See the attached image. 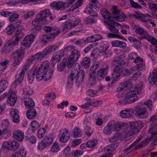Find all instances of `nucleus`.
<instances>
[{"mask_svg":"<svg viewBox=\"0 0 157 157\" xmlns=\"http://www.w3.org/2000/svg\"><path fill=\"white\" fill-rule=\"evenodd\" d=\"M116 21V20H115V22L113 23H111L110 21L108 22V24H105V25L108 26V28H109L111 32L116 33H119L118 30L113 25V24L115 23V21Z\"/></svg>","mask_w":157,"mask_h":157,"instance_id":"79ce46f5","label":"nucleus"},{"mask_svg":"<svg viewBox=\"0 0 157 157\" xmlns=\"http://www.w3.org/2000/svg\"><path fill=\"white\" fill-rule=\"evenodd\" d=\"M129 2L132 7L135 9H141V8L142 6L133 0H129Z\"/></svg>","mask_w":157,"mask_h":157,"instance_id":"774afa93","label":"nucleus"},{"mask_svg":"<svg viewBox=\"0 0 157 157\" xmlns=\"http://www.w3.org/2000/svg\"><path fill=\"white\" fill-rule=\"evenodd\" d=\"M46 56V54L42 52H39L35 54L33 56V60H40Z\"/></svg>","mask_w":157,"mask_h":157,"instance_id":"a19ab883","label":"nucleus"},{"mask_svg":"<svg viewBox=\"0 0 157 157\" xmlns=\"http://www.w3.org/2000/svg\"><path fill=\"white\" fill-rule=\"evenodd\" d=\"M82 134L81 130L77 127H75L73 132V136L75 138L80 137Z\"/></svg>","mask_w":157,"mask_h":157,"instance_id":"37998d69","label":"nucleus"},{"mask_svg":"<svg viewBox=\"0 0 157 157\" xmlns=\"http://www.w3.org/2000/svg\"><path fill=\"white\" fill-rule=\"evenodd\" d=\"M129 16L131 18L140 19L142 17H144V14L138 12H134L133 13L130 14Z\"/></svg>","mask_w":157,"mask_h":157,"instance_id":"09e8293b","label":"nucleus"},{"mask_svg":"<svg viewBox=\"0 0 157 157\" xmlns=\"http://www.w3.org/2000/svg\"><path fill=\"white\" fill-rule=\"evenodd\" d=\"M49 66V63L48 61H45L42 62L39 67L45 70L48 71Z\"/></svg>","mask_w":157,"mask_h":157,"instance_id":"4d7b16f0","label":"nucleus"},{"mask_svg":"<svg viewBox=\"0 0 157 157\" xmlns=\"http://www.w3.org/2000/svg\"><path fill=\"white\" fill-rule=\"evenodd\" d=\"M125 64L124 58L117 57L112 62L111 67L113 71L112 75L113 80L116 82L119 79L122 67Z\"/></svg>","mask_w":157,"mask_h":157,"instance_id":"7ed1b4c3","label":"nucleus"},{"mask_svg":"<svg viewBox=\"0 0 157 157\" xmlns=\"http://www.w3.org/2000/svg\"><path fill=\"white\" fill-rule=\"evenodd\" d=\"M111 44L113 47H117L125 49L127 47V44L125 42L119 40L112 41L111 42Z\"/></svg>","mask_w":157,"mask_h":157,"instance_id":"a878e982","label":"nucleus"},{"mask_svg":"<svg viewBox=\"0 0 157 157\" xmlns=\"http://www.w3.org/2000/svg\"><path fill=\"white\" fill-rule=\"evenodd\" d=\"M98 143L97 140L94 139L88 141L86 143V146L89 148H92L95 146Z\"/></svg>","mask_w":157,"mask_h":157,"instance_id":"a18cd8bd","label":"nucleus"},{"mask_svg":"<svg viewBox=\"0 0 157 157\" xmlns=\"http://www.w3.org/2000/svg\"><path fill=\"white\" fill-rule=\"evenodd\" d=\"M142 138V136H140L128 148L124 150V152L128 151L130 152L131 151H129V150L133 147L132 149L135 148H138L140 147H145L146 145V142H144L141 143L139 144L136 145V144L140 141Z\"/></svg>","mask_w":157,"mask_h":157,"instance_id":"dca6fc26","label":"nucleus"},{"mask_svg":"<svg viewBox=\"0 0 157 157\" xmlns=\"http://www.w3.org/2000/svg\"><path fill=\"white\" fill-rule=\"evenodd\" d=\"M64 53L63 50H60L54 54L51 59L53 67H54L55 64L57 61L60 60L63 56Z\"/></svg>","mask_w":157,"mask_h":157,"instance_id":"6ab92c4d","label":"nucleus"},{"mask_svg":"<svg viewBox=\"0 0 157 157\" xmlns=\"http://www.w3.org/2000/svg\"><path fill=\"white\" fill-rule=\"evenodd\" d=\"M18 113V110L14 109H12L10 111V115L14 123H17L19 121V116Z\"/></svg>","mask_w":157,"mask_h":157,"instance_id":"393cba45","label":"nucleus"},{"mask_svg":"<svg viewBox=\"0 0 157 157\" xmlns=\"http://www.w3.org/2000/svg\"><path fill=\"white\" fill-rule=\"evenodd\" d=\"M25 139L26 141H29L30 143L32 144H35L36 142V137L33 136H32L29 137L27 136H25Z\"/></svg>","mask_w":157,"mask_h":157,"instance_id":"bf43d9fd","label":"nucleus"},{"mask_svg":"<svg viewBox=\"0 0 157 157\" xmlns=\"http://www.w3.org/2000/svg\"><path fill=\"white\" fill-rule=\"evenodd\" d=\"M25 55L24 50L20 49L14 52L12 54V57L13 59V66L15 67L19 66L21 63L22 59Z\"/></svg>","mask_w":157,"mask_h":157,"instance_id":"9b49d317","label":"nucleus"},{"mask_svg":"<svg viewBox=\"0 0 157 157\" xmlns=\"http://www.w3.org/2000/svg\"><path fill=\"white\" fill-rule=\"evenodd\" d=\"M13 134V138L19 141H22L24 138V134L23 132L21 130H14Z\"/></svg>","mask_w":157,"mask_h":157,"instance_id":"4be33fe9","label":"nucleus"},{"mask_svg":"<svg viewBox=\"0 0 157 157\" xmlns=\"http://www.w3.org/2000/svg\"><path fill=\"white\" fill-rule=\"evenodd\" d=\"M23 94L26 95H31L33 94V91L29 86H27L23 90Z\"/></svg>","mask_w":157,"mask_h":157,"instance_id":"6e6d98bb","label":"nucleus"},{"mask_svg":"<svg viewBox=\"0 0 157 157\" xmlns=\"http://www.w3.org/2000/svg\"><path fill=\"white\" fill-rule=\"evenodd\" d=\"M83 0H78L75 5H73L70 9L71 11L76 10L80 6L83 2Z\"/></svg>","mask_w":157,"mask_h":157,"instance_id":"864d4df0","label":"nucleus"},{"mask_svg":"<svg viewBox=\"0 0 157 157\" xmlns=\"http://www.w3.org/2000/svg\"><path fill=\"white\" fill-rule=\"evenodd\" d=\"M150 122L151 124L149 127V133L150 134H151V137H153L157 134V116H153L151 118Z\"/></svg>","mask_w":157,"mask_h":157,"instance_id":"ddd939ff","label":"nucleus"},{"mask_svg":"<svg viewBox=\"0 0 157 157\" xmlns=\"http://www.w3.org/2000/svg\"><path fill=\"white\" fill-rule=\"evenodd\" d=\"M58 49V47L56 45H51L47 47L45 50L43 51L45 54H46V56L50 52L54 51Z\"/></svg>","mask_w":157,"mask_h":157,"instance_id":"72a5a7b5","label":"nucleus"},{"mask_svg":"<svg viewBox=\"0 0 157 157\" xmlns=\"http://www.w3.org/2000/svg\"><path fill=\"white\" fill-rule=\"evenodd\" d=\"M97 18H95L94 17H87L85 20V21L86 24H91L94 23Z\"/></svg>","mask_w":157,"mask_h":157,"instance_id":"338daca9","label":"nucleus"},{"mask_svg":"<svg viewBox=\"0 0 157 157\" xmlns=\"http://www.w3.org/2000/svg\"><path fill=\"white\" fill-rule=\"evenodd\" d=\"M32 63V60L31 59H28L23 66L21 71H23V72L25 74L26 70L29 68Z\"/></svg>","mask_w":157,"mask_h":157,"instance_id":"49530a36","label":"nucleus"},{"mask_svg":"<svg viewBox=\"0 0 157 157\" xmlns=\"http://www.w3.org/2000/svg\"><path fill=\"white\" fill-rule=\"evenodd\" d=\"M61 147L57 142H55L51 147L50 151L52 153H57L60 151Z\"/></svg>","mask_w":157,"mask_h":157,"instance_id":"4c0bfd02","label":"nucleus"},{"mask_svg":"<svg viewBox=\"0 0 157 157\" xmlns=\"http://www.w3.org/2000/svg\"><path fill=\"white\" fill-rule=\"evenodd\" d=\"M13 25V24H12L9 25L6 28V33L8 35H10L14 32H15V35L17 33H18L17 30V28H15Z\"/></svg>","mask_w":157,"mask_h":157,"instance_id":"2f4dec72","label":"nucleus"},{"mask_svg":"<svg viewBox=\"0 0 157 157\" xmlns=\"http://www.w3.org/2000/svg\"><path fill=\"white\" fill-rule=\"evenodd\" d=\"M129 124L131 127L136 130L137 133L139 132V130L141 129L144 126V124L141 121H132Z\"/></svg>","mask_w":157,"mask_h":157,"instance_id":"412c9836","label":"nucleus"},{"mask_svg":"<svg viewBox=\"0 0 157 157\" xmlns=\"http://www.w3.org/2000/svg\"><path fill=\"white\" fill-rule=\"evenodd\" d=\"M107 36L109 38H117L119 39H123L124 38L120 35L111 33H109Z\"/></svg>","mask_w":157,"mask_h":157,"instance_id":"680f3d73","label":"nucleus"},{"mask_svg":"<svg viewBox=\"0 0 157 157\" xmlns=\"http://www.w3.org/2000/svg\"><path fill=\"white\" fill-rule=\"evenodd\" d=\"M48 147L43 140L38 143L37 148L40 151H42Z\"/></svg>","mask_w":157,"mask_h":157,"instance_id":"052dcab7","label":"nucleus"},{"mask_svg":"<svg viewBox=\"0 0 157 157\" xmlns=\"http://www.w3.org/2000/svg\"><path fill=\"white\" fill-rule=\"evenodd\" d=\"M135 115L140 119H144L148 117V112L145 108H138L136 110Z\"/></svg>","mask_w":157,"mask_h":157,"instance_id":"f3484780","label":"nucleus"},{"mask_svg":"<svg viewBox=\"0 0 157 157\" xmlns=\"http://www.w3.org/2000/svg\"><path fill=\"white\" fill-rule=\"evenodd\" d=\"M117 144H112L106 146L104 148L105 151V152L112 151L117 146Z\"/></svg>","mask_w":157,"mask_h":157,"instance_id":"3c124183","label":"nucleus"},{"mask_svg":"<svg viewBox=\"0 0 157 157\" xmlns=\"http://www.w3.org/2000/svg\"><path fill=\"white\" fill-rule=\"evenodd\" d=\"M74 27V25H72V22L67 21L64 24L62 31L63 33H65Z\"/></svg>","mask_w":157,"mask_h":157,"instance_id":"473e14b6","label":"nucleus"},{"mask_svg":"<svg viewBox=\"0 0 157 157\" xmlns=\"http://www.w3.org/2000/svg\"><path fill=\"white\" fill-rule=\"evenodd\" d=\"M24 34L23 33H17L15 36V40L12 41L11 40H9L7 41L9 43L12 48L13 47L18 44V42L24 36Z\"/></svg>","mask_w":157,"mask_h":157,"instance_id":"5701e85b","label":"nucleus"},{"mask_svg":"<svg viewBox=\"0 0 157 157\" xmlns=\"http://www.w3.org/2000/svg\"><path fill=\"white\" fill-rule=\"evenodd\" d=\"M128 57L130 59L133 60L135 63H139V64L140 65H143V59L138 56L137 53L132 52L130 53L128 55Z\"/></svg>","mask_w":157,"mask_h":157,"instance_id":"a211bd4d","label":"nucleus"},{"mask_svg":"<svg viewBox=\"0 0 157 157\" xmlns=\"http://www.w3.org/2000/svg\"><path fill=\"white\" fill-rule=\"evenodd\" d=\"M17 96L15 92H11L9 95L7 102L10 106L14 105L17 101Z\"/></svg>","mask_w":157,"mask_h":157,"instance_id":"b1692460","label":"nucleus"},{"mask_svg":"<svg viewBox=\"0 0 157 157\" xmlns=\"http://www.w3.org/2000/svg\"><path fill=\"white\" fill-rule=\"evenodd\" d=\"M134 114V110L132 108H128L122 110L120 115L123 118H129L132 117Z\"/></svg>","mask_w":157,"mask_h":157,"instance_id":"aec40b11","label":"nucleus"},{"mask_svg":"<svg viewBox=\"0 0 157 157\" xmlns=\"http://www.w3.org/2000/svg\"><path fill=\"white\" fill-rule=\"evenodd\" d=\"M31 125L32 128V132L36 130L39 127L38 123L36 121H33L31 123Z\"/></svg>","mask_w":157,"mask_h":157,"instance_id":"69168bd1","label":"nucleus"},{"mask_svg":"<svg viewBox=\"0 0 157 157\" xmlns=\"http://www.w3.org/2000/svg\"><path fill=\"white\" fill-rule=\"evenodd\" d=\"M80 56L79 51L77 50H73L71 53L67 62L68 68H71L74 63L77 62Z\"/></svg>","mask_w":157,"mask_h":157,"instance_id":"9d476101","label":"nucleus"},{"mask_svg":"<svg viewBox=\"0 0 157 157\" xmlns=\"http://www.w3.org/2000/svg\"><path fill=\"white\" fill-rule=\"evenodd\" d=\"M46 130L44 128H41L37 132V136L38 138L40 139L43 138L45 134Z\"/></svg>","mask_w":157,"mask_h":157,"instance_id":"e2e57ef3","label":"nucleus"},{"mask_svg":"<svg viewBox=\"0 0 157 157\" xmlns=\"http://www.w3.org/2000/svg\"><path fill=\"white\" fill-rule=\"evenodd\" d=\"M0 126L2 128H7L10 126V123L7 119L3 120L0 124Z\"/></svg>","mask_w":157,"mask_h":157,"instance_id":"0e129e2a","label":"nucleus"},{"mask_svg":"<svg viewBox=\"0 0 157 157\" xmlns=\"http://www.w3.org/2000/svg\"><path fill=\"white\" fill-rule=\"evenodd\" d=\"M122 124L120 122H116L114 121H109L103 130L104 133L106 134L110 135L113 131H118L121 128Z\"/></svg>","mask_w":157,"mask_h":157,"instance_id":"0eeeda50","label":"nucleus"},{"mask_svg":"<svg viewBox=\"0 0 157 157\" xmlns=\"http://www.w3.org/2000/svg\"><path fill=\"white\" fill-rule=\"evenodd\" d=\"M43 140L47 147L51 144L53 142V138L52 137L45 136L43 138Z\"/></svg>","mask_w":157,"mask_h":157,"instance_id":"de8ad7c7","label":"nucleus"},{"mask_svg":"<svg viewBox=\"0 0 157 157\" xmlns=\"http://www.w3.org/2000/svg\"><path fill=\"white\" fill-rule=\"evenodd\" d=\"M35 38L33 34L28 35L25 37L21 43V49L24 50L30 47Z\"/></svg>","mask_w":157,"mask_h":157,"instance_id":"f8f14e48","label":"nucleus"},{"mask_svg":"<svg viewBox=\"0 0 157 157\" xmlns=\"http://www.w3.org/2000/svg\"><path fill=\"white\" fill-rule=\"evenodd\" d=\"M90 59L87 57H84L82 59L81 64L84 68H87L90 66Z\"/></svg>","mask_w":157,"mask_h":157,"instance_id":"58836bf2","label":"nucleus"},{"mask_svg":"<svg viewBox=\"0 0 157 157\" xmlns=\"http://www.w3.org/2000/svg\"><path fill=\"white\" fill-rule=\"evenodd\" d=\"M149 9L152 11L155 12L157 10V4H154L151 0H150L147 3Z\"/></svg>","mask_w":157,"mask_h":157,"instance_id":"c03bdc74","label":"nucleus"},{"mask_svg":"<svg viewBox=\"0 0 157 157\" xmlns=\"http://www.w3.org/2000/svg\"><path fill=\"white\" fill-rule=\"evenodd\" d=\"M120 139L121 140H124V138L121 134L117 133L115 135L112 137L110 140L111 142H113Z\"/></svg>","mask_w":157,"mask_h":157,"instance_id":"603ef678","label":"nucleus"},{"mask_svg":"<svg viewBox=\"0 0 157 157\" xmlns=\"http://www.w3.org/2000/svg\"><path fill=\"white\" fill-rule=\"evenodd\" d=\"M22 22V20H17L15 22L13 23L14 24L13 25L15 28H17V30L18 32V33H23L22 31L24 30V27L23 25H20Z\"/></svg>","mask_w":157,"mask_h":157,"instance_id":"c756f323","label":"nucleus"},{"mask_svg":"<svg viewBox=\"0 0 157 157\" xmlns=\"http://www.w3.org/2000/svg\"><path fill=\"white\" fill-rule=\"evenodd\" d=\"M109 67H106L105 68H102L98 71L97 75L98 77L103 78L107 74Z\"/></svg>","mask_w":157,"mask_h":157,"instance_id":"f704fd0d","label":"nucleus"},{"mask_svg":"<svg viewBox=\"0 0 157 157\" xmlns=\"http://www.w3.org/2000/svg\"><path fill=\"white\" fill-rule=\"evenodd\" d=\"M93 5L89 4L86 7L84 12L94 17H98V14L93 9V6L96 9H99L101 7V5L97 0H91Z\"/></svg>","mask_w":157,"mask_h":157,"instance_id":"1a4fd4ad","label":"nucleus"},{"mask_svg":"<svg viewBox=\"0 0 157 157\" xmlns=\"http://www.w3.org/2000/svg\"><path fill=\"white\" fill-rule=\"evenodd\" d=\"M23 72V71H21L19 73L17 74L15 76L14 83L17 86L20 85L23 80L25 73Z\"/></svg>","mask_w":157,"mask_h":157,"instance_id":"cd10ccee","label":"nucleus"},{"mask_svg":"<svg viewBox=\"0 0 157 157\" xmlns=\"http://www.w3.org/2000/svg\"><path fill=\"white\" fill-rule=\"evenodd\" d=\"M101 14L104 19V24H108V22L111 21L112 23L115 20L118 21H122L126 18V16L122 11L119 10L116 6L112 7V11L114 16H111L110 13L107 10L101 9L100 10Z\"/></svg>","mask_w":157,"mask_h":157,"instance_id":"f03ea898","label":"nucleus"},{"mask_svg":"<svg viewBox=\"0 0 157 157\" xmlns=\"http://www.w3.org/2000/svg\"><path fill=\"white\" fill-rule=\"evenodd\" d=\"M59 140L62 143H66L70 139V132L67 129L64 128L60 131L59 134Z\"/></svg>","mask_w":157,"mask_h":157,"instance_id":"4468645a","label":"nucleus"},{"mask_svg":"<svg viewBox=\"0 0 157 157\" xmlns=\"http://www.w3.org/2000/svg\"><path fill=\"white\" fill-rule=\"evenodd\" d=\"M36 115V110L33 108L29 109L26 112V115L27 118L31 120L35 117Z\"/></svg>","mask_w":157,"mask_h":157,"instance_id":"7c9ffc66","label":"nucleus"},{"mask_svg":"<svg viewBox=\"0 0 157 157\" xmlns=\"http://www.w3.org/2000/svg\"><path fill=\"white\" fill-rule=\"evenodd\" d=\"M36 68L34 67L29 73L27 79L29 83H32L34 80L35 76L36 75Z\"/></svg>","mask_w":157,"mask_h":157,"instance_id":"c85d7f7f","label":"nucleus"},{"mask_svg":"<svg viewBox=\"0 0 157 157\" xmlns=\"http://www.w3.org/2000/svg\"><path fill=\"white\" fill-rule=\"evenodd\" d=\"M19 145L18 142L13 140L5 142L3 144V147L9 150L15 151L19 147Z\"/></svg>","mask_w":157,"mask_h":157,"instance_id":"2eb2a0df","label":"nucleus"},{"mask_svg":"<svg viewBox=\"0 0 157 157\" xmlns=\"http://www.w3.org/2000/svg\"><path fill=\"white\" fill-rule=\"evenodd\" d=\"M8 81L4 79H2L0 82V93L5 91L8 85Z\"/></svg>","mask_w":157,"mask_h":157,"instance_id":"c9c22d12","label":"nucleus"},{"mask_svg":"<svg viewBox=\"0 0 157 157\" xmlns=\"http://www.w3.org/2000/svg\"><path fill=\"white\" fill-rule=\"evenodd\" d=\"M135 32L137 34L143 35V38L147 40L153 45L151 50L152 52H157V39L155 37L147 33V31L142 27L136 28Z\"/></svg>","mask_w":157,"mask_h":157,"instance_id":"423d86ee","label":"nucleus"},{"mask_svg":"<svg viewBox=\"0 0 157 157\" xmlns=\"http://www.w3.org/2000/svg\"><path fill=\"white\" fill-rule=\"evenodd\" d=\"M51 5L55 9L58 10H63L65 6H67L65 2L63 3L61 2H54L51 3Z\"/></svg>","mask_w":157,"mask_h":157,"instance_id":"bb28decb","label":"nucleus"},{"mask_svg":"<svg viewBox=\"0 0 157 157\" xmlns=\"http://www.w3.org/2000/svg\"><path fill=\"white\" fill-rule=\"evenodd\" d=\"M49 9H45L40 12L37 18L34 19L32 22L33 25L36 27V30L39 31L41 29L42 25L46 23L49 18H52Z\"/></svg>","mask_w":157,"mask_h":157,"instance_id":"20e7f679","label":"nucleus"},{"mask_svg":"<svg viewBox=\"0 0 157 157\" xmlns=\"http://www.w3.org/2000/svg\"><path fill=\"white\" fill-rule=\"evenodd\" d=\"M9 44L7 42L6 43L1 50L2 53H7L10 52L12 48Z\"/></svg>","mask_w":157,"mask_h":157,"instance_id":"e433bc0d","label":"nucleus"},{"mask_svg":"<svg viewBox=\"0 0 157 157\" xmlns=\"http://www.w3.org/2000/svg\"><path fill=\"white\" fill-rule=\"evenodd\" d=\"M8 20L10 22H13L15 19H18L19 17V16L18 14L14 13H11V14Z\"/></svg>","mask_w":157,"mask_h":157,"instance_id":"13d9d810","label":"nucleus"},{"mask_svg":"<svg viewBox=\"0 0 157 157\" xmlns=\"http://www.w3.org/2000/svg\"><path fill=\"white\" fill-rule=\"evenodd\" d=\"M25 105L27 108L33 107L35 105L34 101L31 98H28L25 101Z\"/></svg>","mask_w":157,"mask_h":157,"instance_id":"ea45409f","label":"nucleus"},{"mask_svg":"<svg viewBox=\"0 0 157 157\" xmlns=\"http://www.w3.org/2000/svg\"><path fill=\"white\" fill-rule=\"evenodd\" d=\"M142 87V82L132 86L131 80L128 79L121 82L117 91L119 92L125 89H132L124 95L122 99L123 103L127 104L133 103L138 100V97L137 95L141 92Z\"/></svg>","mask_w":157,"mask_h":157,"instance_id":"f257e3e1","label":"nucleus"},{"mask_svg":"<svg viewBox=\"0 0 157 157\" xmlns=\"http://www.w3.org/2000/svg\"><path fill=\"white\" fill-rule=\"evenodd\" d=\"M53 72V70L51 69L49 72L39 67L37 71L36 70V79L38 81L43 80L47 81L50 79L52 77V74Z\"/></svg>","mask_w":157,"mask_h":157,"instance_id":"6e6552de","label":"nucleus"},{"mask_svg":"<svg viewBox=\"0 0 157 157\" xmlns=\"http://www.w3.org/2000/svg\"><path fill=\"white\" fill-rule=\"evenodd\" d=\"M60 33V32L59 30H57V31L54 33H51L47 35V38L48 40L49 41L50 40L54 38L56 36H57Z\"/></svg>","mask_w":157,"mask_h":157,"instance_id":"5fc2aeb1","label":"nucleus"},{"mask_svg":"<svg viewBox=\"0 0 157 157\" xmlns=\"http://www.w3.org/2000/svg\"><path fill=\"white\" fill-rule=\"evenodd\" d=\"M80 66L78 64H76L73 67L72 69H74L78 72L79 70ZM85 75V72L83 70H81L78 73H77L76 75L75 73H72L70 75L68 78V80L67 83V87L70 88L73 86V82L74 80L76 82H80L82 81L84 78Z\"/></svg>","mask_w":157,"mask_h":157,"instance_id":"39448f33","label":"nucleus"},{"mask_svg":"<svg viewBox=\"0 0 157 157\" xmlns=\"http://www.w3.org/2000/svg\"><path fill=\"white\" fill-rule=\"evenodd\" d=\"M67 61L66 59H63V61L60 64L57 65V70L59 71H63L65 67L66 66Z\"/></svg>","mask_w":157,"mask_h":157,"instance_id":"8fccbe9b","label":"nucleus"}]
</instances>
